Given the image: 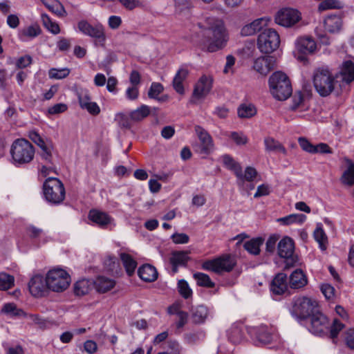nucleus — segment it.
<instances>
[{"instance_id": "f257e3e1", "label": "nucleus", "mask_w": 354, "mask_h": 354, "mask_svg": "<svg viewBox=\"0 0 354 354\" xmlns=\"http://www.w3.org/2000/svg\"><path fill=\"white\" fill-rule=\"evenodd\" d=\"M335 79L336 77L327 67H320L313 73V86L321 96L326 97L334 91Z\"/></svg>"}, {"instance_id": "f03ea898", "label": "nucleus", "mask_w": 354, "mask_h": 354, "mask_svg": "<svg viewBox=\"0 0 354 354\" xmlns=\"http://www.w3.org/2000/svg\"><path fill=\"white\" fill-rule=\"evenodd\" d=\"M212 24L205 30V45L208 51L214 52L221 48L225 41V28L222 21L212 19Z\"/></svg>"}, {"instance_id": "7ed1b4c3", "label": "nucleus", "mask_w": 354, "mask_h": 354, "mask_svg": "<svg viewBox=\"0 0 354 354\" xmlns=\"http://www.w3.org/2000/svg\"><path fill=\"white\" fill-rule=\"evenodd\" d=\"M271 93L279 100H285L292 94V86L288 76L282 72H275L269 78Z\"/></svg>"}, {"instance_id": "20e7f679", "label": "nucleus", "mask_w": 354, "mask_h": 354, "mask_svg": "<svg viewBox=\"0 0 354 354\" xmlns=\"http://www.w3.org/2000/svg\"><path fill=\"white\" fill-rule=\"evenodd\" d=\"M10 154L15 165L27 164L32 160L35 149L27 140L17 139L11 145Z\"/></svg>"}, {"instance_id": "39448f33", "label": "nucleus", "mask_w": 354, "mask_h": 354, "mask_svg": "<svg viewBox=\"0 0 354 354\" xmlns=\"http://www.w3.org/2000/svg\"><path fill=\"white\" fill-rule=\"evenodd\" d=\"M43 192L46 200L53 204H59L65 198L64 185L57 178H48L45 180Z\"/></svg>"}, {"instance_id": "423d86ee", "label": "nucleus", "mask_w": 354, "mask_h": 354, "mask_svg": "<svg viewBox=\"0 0 354 354\" xmlns=\"http://www.w3.org/2000/svg\"><path fill=\"white\" fill-rule=\"evenodd\" d=\"M48 289L56 292H61L68 288L71 283V277L66 271L61 268L49 270L46 274Z\"/></svg>"}, {"instance_id": "0eeeda50", "label": "nucleus", "mask_w": 354, "mask_h": 354, "mask_svg": "<svg viewBox=\"0 0 354 354\" xmlns=\"http://www.w3.org/2000/svg\"><path fill=\"white\" fill-rule=\"evenodd\" d=\"M279 44V35L273 28L264 29L258 37V48L262 53H270L277 49Z\"/></svg>"}, {"instance_id": "6e6552de", "label": "nucleus", "mask_w": 354, "mask_h": 354, "mask_svg": "<svg viewBox=\"0 0 354 354\" xmlns=\"http://www.w3.org/2000/svg\"><path fill=\"white\" fill-rule=\"evenodd\" d=\"M317 302L309 297H302L295 299L292 314L299 319H306L315 314Z\"/></svg>"}, {"instance_id": "1a4fd4ad", "label": "nucleus", "mask_w": 354, "mask_h": 354, "mask_svg": "<svg viewBox=\"0 0 354 354\" xmlns=\"http://www.w3.org/2000/svg\"><path fill=\"white\" fill-rule=\"evenodd\" d=\"M235 261L230 255H223L218 258L207 260L202 264V268L216 274L229 272L234 267Z\"/></svg>"}, {"instance_id": "9d476101", "label": "nucleus", "mask_w": 354, "mask_h": 354, "mask_svg": "<svg viewBox=\"0 0 354 354\" xmlns=\"http://www.w3.org/2000/svg\"><path fill=\"white\" fill-rule=\"evenodd\" d=\"M295 56L301 62L306 60V55L312 53L316 49V43L313 39L308 36L298 37L295 42Z\"/></svg>"}, {"instance_id": "9b49d317", "label": "nucleus", "mask_w": 354, "mask_h": 354, "mask_svg": "<svg viewBox=\"0 0 354 354\" xmlns=\"http://www.w3.org/2000/svg\"><path fill=\"white\" fill-rule=\"evenodd\" d=\"M330 322L328 317L322 313H316L310 317V324L308 330L316 335H326L328 334Z\"/></svg>"}, {"instance_id": "f8f14e48", "label": "nucleus", "mask_w": 354, "mask_h": 354, "mask_svg": "<svg viewBox=\"0 0 354 354\" xmlns=\"http://www.w3.org/2000/svg\"><path fill=\"white\" fill-rule=\"evenodd\" d=\"M294 251V242L290 238L286 236L278 243L277 253L281 258L286 259V268L292 266L296 261Z\"/></svg>"}, {"instance_id": "ddd939ff", "label": "nucleus", "mask_w": 354, "mask_h": 354, "mask_svg": "<svg viewBox=\"0 0 354 354\" xmlns=\"http://www.w3.org/2000/svg\"><path fill=\"white\" fill-rule=\"evenodd\" d=\"M301 19L300 13L295 9L285 8L279 10L275 15V22L284 27L294 26Z\"/></svg>"}, {"instance_id": "4468645a", "label": "nucleus", "mask_w": 354, "mask_h": 354, "mask_svg": "<svg viewBox=\"0 0 354 354\" xmlns=\"http://www.w3.org/2000/svg\"><path fill=\"white\" fill-rule=\"evenodd\" d=\"M196 133L200 140L196 151L201 154L208 155L214 150V143L212 136L201 126L195 127Z\"/></svg>"}, {"instance_id": "2eb2a0df", "label": "nucleus", "mask_w": 354, "mask_h": 354, "mask_svg": "<svg viewBox=\"0 0 354 354\" xmlns=\"http://www.w3.org/2000/svg\"><path fill=\"white\" fill-rule=\"evenodd\" d=\"M28 288L30 293L34 297H42L48 289L46 277L41 274L34 275L28 283Z\"/></svg>"}, {"instance_id": "dca6fc26", "label": "nucleus", "mask_w": 354, "mask_h": 354, "mask_svg": "<svg viewBox=\"0 0 354 354\" xmlns=\"http://www.w3.org/2000/svg\"><path fill=\"white\" fill-rule=\"evenodd\" d=\"M77 27L80 31L84 35L99 39V41L105 40L104 30L102 25L91 26L86 21H80Z\"/></svg>"}, {"instance_id": "f3484780", "label": "nucleus", "mask_w": 354, "mask_h": 354, "mask_svg": "<svg viewBox=\"0 0 354 354\" xmlns=\"http://www.w3.org/2000/svg\"><path fill=\"white\" fill-rule=\"evenodd\" d=\"M276 59L272 56H261L254 62L253 68L261 75H267L274 69Z\"/></svg>"}, {"instance_id": "a211bd4d", "label": "nucleus", "mask_w": 354, "mask_h": 354, "mask_svg": "<svg viewBox=\"0 0 354 354\" xmlns=\"http://www.w3.org/2000/svg\"><path fill=\"white\" fill-rule=\"evenodd\" d=\"M212 87V78L205 75L202 76L194 87L193 97L196 99H201L205 97L209 93Z\"/></svg>"}, {"instance_id": "6ab92c4d", "label": "nucleus", "mask_w": 354, "mask_h": 354, "mask_svg": "<svg viewBox=\"0 0 354 354\" xmlns=\"http://www.w3.org/2000/svg\"><path fill=\"white\" fill-rule=\"evenodd\" d=\"M250 333L255 335L257 340L261 344H270L274 336L273 330L263 325L252 328Z\"/></svg>"}, {"instance_id": "aec40b11", "label": "nucleus", "mask_w": 354, "mask_h": 354, "mask_svg": "<svg viewBox=\"0 0 354 354\" xmlns=\"http://www.w3.org/2000/svg\"><path fill=\"white\" fill-rule=\"evenodd\" d=\"M88 218L102 228L106 227L108 225L111 224L113 221V218L107 213L97 209L90 210Z\"/></svg>"}, {"instance_id": "412c9836", "label": "nucleus", "mask_w": 354, "mask_h": 354, "mask_svg": "<svg viewBox=\"0 0 354 354\" xmlns=\"http://www.w3.org/2000/svg\"><path fill=\"white\" fill-rule=\"evenodd\" d=\"M336 78L341 77L342 82L349 84L354 80V64L348 60L342 63L339 73L336 74Z\"/></svg>"}, {"instance_id": "4be33fe9", "label": "nucleus", "mask_w": 354, "mask_h": 354, "mask_svg": "<svg viewBox=\"0 0 354 354\" xmlns=\"http://www.w3.org/2000/svg\"><path fill=\"white\" fill-rule=\"evenodd\" d=\"M287 276L284 273H279L271 283L270 289L275 295H280L287 290Z\"/></svg>"}, {"instance_id": "5701e85b", "label": "nucleus", "mask_w": 354, "mask_h": 354, "mask_svg": "<svg viewBox=\"0 0 354 354\" xmlns=\"http://www.w3.org/2000/svg\"><path fill=\"white\" fill-rule=\"evenodd\" d=\"M189 257L187 252L184 251H176L171 253L169 262L172 265V271L176 273L178 271V266H185Z\"/></svg>"}, {"instance_id": "b1692460", "label": "nucleus", "mask_w": 354, "mask_h": 354, "mask_svg": "<svg viewBox=\"0 0 354 354\" xmlns=\"http://www.w3.org/2000/svg\"><path fill=\"white\" fill-rule=\"evenodd\" d=\"M93 285L98 292L104 293L114 288L115 281L111 278L100 276L93 281Z\"/></svg>"}, {"instance_id": "393cba45", "label": "nucleus", "mask_w": 354, "mask_h": 354, "mask_svg": "<svg viewBox=\"0 0 354 354\" xmlns=\"http://www.w3.org/2000/svg\"><path fill=\"white\" fill-rule=\"evenodd\" d=\"M138 274L145 281H154L158 277V272L155 267L145 264L139 268Z\"/></svg>"}, {"instance_id": "a878e982", "label": "nucleus", "mask_w": 354, "mask_h": 354, "mask_svg": "<svg viewBox=\"0 0 354 354\" xmlns=\"http://www.w3.org/2000/svg\"><path fill=\"white\" fill-rule=\"evenodd\" d=\"M307 282V277L301 269L295 270L290 276V286L292 288H303Z\"/></svg>"}, {"instance_id": "bb28decb", "label": "nucleus", "mask_w": 354, "mask_h": 354, "mask_svg": "<svg viewBox=\"0 0 354 354\" xmlns=\"http://www.w3.org/2000/svg\"><path fill=\"white\" fill-rule=\"evenodd\" d=\"M266 22L263 19H257L244 26L241 31L243 36H251L263 29Z\"/></svg>"}, {"instance_id": "cd10ccee", "label": "nucleus", "mask_w": 354, "mask_h": 354, "mask_svg": "<svg viewBox=\"0 0 354 354\" xmlns=\"http://www.w3.org/2000/svg\"><path fill=\"white\" fill-rule=\"evenodd\" d=\"M189 74L187 68L182 67L179 68L173 80V86L175 91L179 94L184 93L183 81L187 78Z\"/></svg>"}, {"instance_id": "c85d7f7f", "label": "nucleus", "mask_w": 354, "mask_h": 354, "mask_svg": "<svg viewBox=\"0 0 354 354\" xmlns=\"http://www.w3.org/2000/svg\"><path fill=\"white\" fill-rule=\"evenodd\" d=\"M93 286V282L90 280H79L74 284V293L77 296H84L91 291Z\"/></svg>"}, {"instance_id": "c756f323", "label": "nucleus", "mask_w": 354, "mask_h": 354, "mask_svg": "<svg viewBox=\"0 0 354 354\" xmlns=\"http://www.w3.org/2000/svg\"><path fill=\"white\" fill-rule=\"evenodd\" d=\"M342 26V19L337 15L328 16L324 20L325 29L330 32H338Z\"/></svg>"}, {"instance_id": "7c9ffc66", "label": "nucleus", "mask_w": 354, "mask_h": 354, "mask_svg": "<svg viewBox=\"0 0 354 354\" xmlns=\"http://www.w3.org/2000/svg\"><path fill=\"white\" fill-rule=\"evenodd\" d=\"M44 5L53 13L62 17L66 15L63 5L58 0H41Z\"/></svg>"}, {"instance_id": "2f4dec72", "label": "nucleus", "mask_w": 354, "mask_h": 354, "mask_svg": "<svg viewBox=\"0 0 354 354\" xmlns=\"http://www.w3.org/2000/svg\"><path fill=\"white\" fill-rule=\"evenodd\" d=\"M120 259L129 276H131L137 267L136 261L129 254L122 252L120 254Z\"/></svg>"}, {"instance_id": "473e14b6", "label": "nucleus", "mask_w": 354, "mask_h": 354, "mask_svg": "<svg viewBox=\"0 0 354 354\" xmlns=\"http://www.w3.org/2000/svg\"><path fill=\"white\" fill-rule=\"evenodd\" d=\"M41 33V29L37 25H32L21 29L19 32V37L21 41L32 39Z\"/></svg>"}, {"instance_id": "72a5a7b5", "label": "nucleus", "mask_w": 354, "mask_h": 354, "mask_svg": "<svg viewBox=\"0 0 354 354\" xmlns=\"http://www.w3.org/2000/svg\"><path fill=\"white\" fill-rule=\"evenodd\" d=\"M266 150L268 152H281L286 155L287 151L285 147L277 140L272 138H266L264 140Z\"/></svg>"}, {"instance_id": "f704fd0d", "label": "nucleus", "mask_w": 354, "mask_h": 354, "mask_svg": "<svg viewBox=\"0 0 354 354\" xmlns=\"http://www.w3.org/2000/svg\"><path fill=\"white\" fill-rule=\"evenodd\" d=\"M263 243V239L257 237L246 241L243 247L250 254L257 255L260 253V247Z\"/></svg>"}, {"instance_id": "c9c22d12", "label": "nucleus", "mask_w": 354, "mask_h": 354, "mask_svg": "<svg viewBox=\"0 0 354 354\" xmlns=\"http://www.w3.org/2000/svg\"><path fill=\"white\" fill-rule=\"evenodd\" d=\"M348 167L341 177L343 184L351 186L354 185V163L349 159L346 160Z\"/></svg>"}, {"instance_id": "e433bc0d", "label": "nucleus", "mask_w": 354, "mask_h": 354, "mask_svg": "<svg viewBox=\"0 0 354 354\" xmlns=\"http://www.w3.org/2000/svg\"><path fill=\"white\" fill-rule=\"evenodd\" d=\"M208 315L207 308L203 305L192 308V319L195 324L203 323Z\"/></svg>"}, {"instance_id": "4c0bfd02", "label": "nucleus", "mask_w": 354, "mask_h": 354, "mask_svg": "<svg viewBox=\"0 0 354 354\" xmlns=\"http://www.w3.org/2000/svg\"><path fill=\"white\" fill-rule=\"evenodd\" d=\"M150 108L143 104L130 112V118L133 122H140L147 118L150 114Z\"/></svg>"}, {"instance_id": "58836bf2", "label": "nucleus", "mask_w": 354, "mask_h": 354, "mask_svg": "<svg viewBox=\"0 0 354 354\" xmlns=\"http://www.w3.org/2000/svg\"><path fill=\"white\" fill-rule=\"evenodd\" d=\"M306 219V216L302 214H292L280 218L278 221L285 225H288L292 223H302Z\"/></svg>"}, {"instance_id": "ea45409f", "label": "nucleus", "mask_w": 354, "mask_h": 354, "mask_svg": "<svg viewBox=\"0 0 354 354\" xmlns=\"http://www.w3.org/2000/svg\"><path fill=\"white\" fill-rule=\"evenodd\" d=\"M257 175V170L252 167H246L244 174H243L242 168L241 167V176L236 177L238 184L243 185L245 181H253Z\"/></svg>"}, {"instance_id": "a19ab883", "label": "nucleus", "mask_w": 354, "mask_h": 354, "mask_svg": "<svg viewBox=\"0 0 354 354\" xmlns=\"http://www.w3.org/2000/svg\"><path fill=\"white\" fill-rule=\"evenodd\" d=\"M196 283L198 286L206 287V288H214L215 286L214 282H213L210 277L203 272H196L193 275Z\"/></svg>"}, {"instance_id": "79ce46f5", "label": "nucleus", "mask_w": 354, "mask_h": 354, "mask_svg": "<svg viewBox=\"0 0 354 354\" xmlns=\"http://www.w3.org/2000/svg\"><path fill=\"white\" fill-rule=\"evenodd\" d=\"M223 161L224 165L232 170L236 177L241 176V165L234 161V160L228 155H225L223 156Z\"/></svg>"}, {"instance_id": "37998d69", "label": "nucleus", "mask_w": 354, "mask_h": 354, "mask_svg": "<svg viewBox=\"0 0 354 354\" xmlns=\"http://www.w3.org/2000/svg\"><path fill=\"white\" fill-rule=\"evenodd\" d=\"M343 8L344 3L339 0H324L319 3L318 10L324 11L330 9H342Z\"/></svg>"}, {"instance_id": "c03bdc74", "label": "nucleus", "mask_w": 354, "mask_h": 354, "mask_svg": "<svg viewBox=\"0 0 354 354\" xmlns=\"http://www.w3.org/2000/svg\"><path fill=\"white\" fill-rule=\"evenodd\" d=\"M41 19L44 26L50 32H52L54 35H57L59 33L60 28L59 25L53 21L51 19L46 15V14H42L41 15Z\"/></svg>"}, {"instance_id": "a18cd8bd", "label": "nucleus", "mask_w": 354, "mask_h": 354, "mask_svg": "<svg viewBox=\"0 0 354 354\" xmlns=\"http://www.w3.org/2000/svg\"><path fill=\"white\" fill-rule=\"evenodd\" d=\"M256 113V108L252 104H241L238 109V115L241 118H249Z\"/></svg>"}, {"instance_id": "49530a36", "label": "nucleus", "mask_w": 354, "mask_h": 354, "mask_svg": "<svg viewBox=\"0 0 354 354\" xmlns=\"http://www.w3.org/2000/svg\"><path fill=\"white\" fill-rule=\"evenodd\" d=\"M1 313L10 316H20L24 314V311L17 308L14 303L5 304L1 310Z\"/></svg>"}, {"instance_id": "de8ad7c7", "label": "nucleus", "mask_w": 354, "mask_h": 354, "mask_svg": "<svg viewBox=\"0 0 354 354\" xmlns=\"http://www.w3.org/2000/svg\"><path fill=\"white\" fill-rule=\"evenodd\" d=\"M344 328V324L337 319H334L332 324L330 323L328 329L329 337L332 339L336 338L339 332Z\"/></svg>"}, {"instance_id": "09e8293b", "label": "nucleus", "mask_w": 354, "mask_h": 354, "mask_svg": "<svg viewBox=\"0 0 354 354\" xmlns=\"http://www.w3.org/2000/svg\"><path fill=\"white\" fill-rule=\"evenodd\" d=\"M314 238L319 243V248L322 250L326 249L327 236L322 227H317L314 232Z\"/></svg>"}, {"instance_id": "8fccbe9b", "label": "nucleus", "mask_w": 354, "mask_h": 354, "mask_svg": "<svg viewBox=\"0 0 354 354\" xmlns=\"http://www.w3.org/2000/svg\"><path fill=\"white\" fill-rule=\"evenodd\" d=\"M14 277L4 272L0 273V290H6L14 285Z\"/></svg>"}, {"instance_id": "3c124183", "label": "nucleus", "mask_w": 354, "mask_h": 354, "mask_svg": "<svg viewBox=\"0 0 354 354\" xmlns=\"http://www.w3.org/2000/svg\"><path fill=\"white\" fill-rule=\"evenodd\" d=\"M70 69L68 68H63L57 69L53 68L48 71V76L50 79L61 80L66 77L70 74Z\"/></svg>"}, {"instance_id": "603ef678", "label": "nucleus", "mask_w": 354, "mask_h": 354, "mask_svg": "<svg viewBox=\"0 0 354 354\" xmlns=\"http://www.w3.org/2000/svg\"><path fill=\"white\" fill-rule=\"evenodd\" d=\"M178 288L179 293L185 299H187L192 296V290H191L187 282L185 280H180L178 283Z\"/></svg>"}, {"instance_id": "864d4df0", "label": "nucleus", "mask_w": 354, "mask_h": 354, "mask_svg": "<svg viewBox=\"0 0 354 354\" xmlns=\"http://www.w3.org/2000/svg\"><path fill=\"white\" fill-rule=\"evenodd\" d=\"M115 120L122 128L129 129L131 127L130 115L128 116L122 113H119L115 115Z\"/></svg>"}, {"instance_id": "5fc2aeb1", "label": "nucleus", "mask_w": 354, "mask_h": 354, "mask_svg": "<svg viewBox=\"0 0 354 354\" xmlns=\"http://www.w3.org/2000/svg\"><path fill=\"white\" fill-rule=\"evenodd\" d=\"M78 101L80 107H83L84 104H86L91 102V97L88 91L86 89L80 90L77 93Z\"/></svg>"}, {"instance_id": "6e6d98bb", "label": "nucleus", "mask_w": 354, "mask_h": 354, "mask_svg": "<svg viewBox=\"0 0 354 354\" xmlns=\"http://www.w3.org/2000/svg\"><path fill=\"white\" fill-rule=\"evenodd\" d=\"M279 239V236L273 234L270 236L266 243V250L267 252L273 253L276 249V243Z\"/></svg>"}, {"instance_id": "4d7b16f0", "label": "nucleus", "mask_w": 354, "mask_h": 354, "mask_svg": "<svg viewBox=\"0 0 354 354\" xmlns=\"http://www.w3.org/2000/svg\"><path fill=\"white\" fill-rule=\"evenodd\" d=\"M163 91V86L160 83L153 82L148 92V96L150 98H156Z\"/></svg>"}, {"instance_id": "13d9d810", "label": "nucleus", "mask_w": 354, "mask_h": 354, "mask_svg": "<svg viewBox=\"0 0 354 354\" xmlns=\"http://www.w3.org/2000/svg\"><path fill=\"white\" fill-rule=\"evenodd\" d=\"M32 62V59L31 56L26 55L18 58L16 61L15 65L17 68L22 69L30 66Z\"/></svg>"}, {"instance_id": "bf43d9fd", "label": "nucleus", "mask_w": 354, "mask_h": 354, "mask_svg": "<svg viewBox=\"0 0 354 354\" xmlns=\"http://www.w3.org/2000/svg\"><path fill=\"white\" fill-rule=\"evenodd\" d=\"M299 144L301 148L310 153H313L315 151V145L309 142L306 138L301 137L298 139Z\"/></svg>"}, {"instance_id": "052dcab7", "label": "nucleus", "mask_w": 354, "mask_h": 354, "mask_svg": "<svg viewBox=\"0 0 354 354\" xmlns=\"http://www.w3.org/2000/svg\"><path fill=\"white\" fill-rule=\"evenodd\" d=\"M53 149L52 142H48V145L41 148L42 151L41 156L48 162H51Z\"/></svg>"}, {"instance_id": "680f3d73", "label": "nucleus", "mask_w": 354, "mask_h": 354, "mask_svg": "<svg viewBox=\"0 0 354 354\" xmlns=\"http://www.w3.org/2000/svg\"><path fill=\"white\" fill-rule=\"evenodd\" d=\"M344 342L348 348L354 350V328H350L346 331Z\"/></svg>"}, {"instance_id": "e2e57ef3", "label": "nucleus", "mask_w": 354, "mask_h": 354, "mask_svg": "<svg viewBox=\"0 0 354 354\" xmlns=\"http://www.w3.org/2000/svg\"><path fill=\"white\" fill-rule=\"evenodd\" d=\"M321 291L327 299H330L335 296V288L328 283H324L320 287Z\"/></svg>"}, {"instance_id": "0e129e2a", "label": "nucleus", "mask_w": 354, "mask_h": 354, "mask_svg": "<svg viewBox=\"0 0 354 354\" xmlns=\"http://www.w3.org/2000/svg\"><path fill=\"white\" fill-rule=\"evenodd\" d=\"M171 238L176 244H185L189 241V236L185 233H175Z\"/></svg>"}, {"instance_id": "69168bd1", "label": "nucleus", "mask_w": 354, "mask_h": 354, "mask_svg": "<svg viewBox=\"0 0 354 354\" xmlns=\"http://www.w3.org/2000/svg\"><path fill=\"white\" fill-rule=\"evenodd\" d=\"M30 139L34 142L37 145H38L40 149L44 146L48 145V142H51L50 141H44L41 136L35 131H30L29 133Z\"/></svg>"}, {"instance_id": "338daca9", "label": "nucleus", "mask_w": 354, "mask_h": 354, "mask_svg": "<svg viewBox=\"0 0 354 354\" xmlns=\"http://www.w3.org/2000/svg\"><path fill=\"white\" fill-rule=\"evenodd\" d=\"M82 109H86L90 114L93 115H97L100 112V106L96 102L92 101L86 104H84V106L82 107Z\"/></svg>"}, {"instance_id": "774afa93", "label": "nucleus", "mask_w": 354, "mask_h": 354, "mask_svg": "<svg viewBox=\"0 0 354 354\" xmlns=\"http://www.w3.org/2000/svg\"><path fill=\"white\" fill-rule=\"evenodd\" d=\"M230 137L239 145H245L248 142L247 137L242 133L232 132Z\"/></svg>"}]
</instances>
